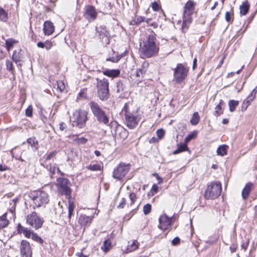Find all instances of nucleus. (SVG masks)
Instances as JSON below:
<instances>
[{
  "label": "nucleus",
  "mask_w": 257,
  "mask_h": 257,
  "mask_svg": "<svg viewBox=\"0 0 257 257\" xmlns=\"http://www.w3.org/2000/svg\"><path fill=\"white\" fill-rule=\"evenodd\" d=\"M156 34L151 31L147 39L143 42L141 51L143 55L147 58H150L156 55L159 51V47L155 42Z\"/></svg>",
  "instance_id": "1"
},
{
  "label": "nucleus",
  "mask_w": 257,
  "mask_h": 257,
  "mask_svg": "<svg viewBox=\"0 0 257 257\" xmlns=\"http://www.w3.org/2000/svg\"><path fill=\"white\" fill-rule=\"evenodd\" d=\"M122 113L124 114L125 123L130 128H135L140 121V117L137 110L133 109L131 103H125L123 106Z\"/></svg>",
  "instance_id": "2"
},
{
  "label": "nucleus",
  "mask_w": 257,
  "mask_h": 257,
  "mask_svg": "<svg viewBox=\"0 0 257 257\" xmlns=\"http://www.w3.org/2000/svg\"><path fill=\"white\" fill-rule=\"evenodd\" d=\"M29 197L33 201V207H40L45 206L49 201L48 193L42 190H36L30 193Z\"/></svg>",
  "instance_id": "3"
},
{
  "label": "nucleus",
  "mask_w": 257,
  "mask_h": 257,
  "mask_svg": "<svg viewBox=\"0 0 257 257\" xmlns=\"http://www.w3.org/2000/svg\"><path fill=\"white\" fill-rule=\"evenodd\" d=\"M221 190V184L219 182H212L206 188L204 197L207 199H214L220 195Z\"/></svg>",
  "instance_id": "4"
},
{
  "label": "nucleus",
  "mask_w": 257,
  "mask_h": 257,
  "mask_svg": "<svg viewBox=\"0 0 257 257\" xmlns=\"http://www.w3.org/2000/svg\"><path fill=\"white\" fill-rule=\"evenodd\" d=\"M89 105L93 115L96 117L97 120L104 124H107L109 122V118L106 115L104 111L100 108L99 105L94 101L90 102Z\"/></svg>",
  "instance_id": "5"
},
{
  "label": "nucleus",
  "mask_w": 257,
  "mask_h": 257,
  "mask_svg": "<svg viewBox=\"0 0 257 257\" xmlns=\"http://www.w3.org/2000/svg\"><path fill=\"white\" fill-rule=\"evenodd\" d=\"M108 85L109 83L107 79H97L98 96L101 100H106L109 97Z\"/></svg>",
  "instance_id": "6"
},
{
  "label": "nucleus",
  "mask_w": 257,
  "mask_h": 257,
  "mask_svg": "<svg viewBox=\"0 0 257 257\" xmlns=\"http://www.w3.org/2000/svg\"><path fill=\"white\" fill-rule=\"evenodd\" d=\"M189 69L181 63L177 65L174 69V79L177 83H182L187 77Z\"/></svg>",
  "instance_id": "7"
},
{
  "label": "nucleus",
  "mask_w": 257,
  "mask_h": 257,
  "mask_svg": "<svg viewBox=\"0 0 257 257\" xmlns=\"http://www.w3.org/2000/svg\"><path fill=\"white\" fill-rule=\"evenodd\" d=\"M73 126L83 127L87 120V112L81 109L76 110L73 113Z\"/></svg>",
  "instance_id": "8"
},
{
  "label": "nucleus",
  "mask_w": 257,
  "mask_h": 257,
  "mask_svg": "<svg viewBox=\"0 0 257 257\" xmlns=\"http://www.w3.org/2000/svg\"><path fill=\"white\" fill-rule=\"evenodd\" d=\"M71 183L66 178H60L57 179V188L58 192L62 195H65L70 197L71 190L70 188Z\"/></svg>",
  "instance_id": "9"
},
{
  "label": "nucleus",
  "mask_w": 257,
  "mask_h": 257,
  "mask_svg": "<svg viewBox=\"0 0 257 257\" xmlns=\"http://www.w3.org/2000/svg\"><path fill=\"white\" fill-rule=\"evenodd\" d=\"M130 170V164H125L123 163H120L113 171L112 177L118 180H121Z\"/></svg>",
  "instance_id": "10"
},
{
  "label": "nucleus",
  "mask_w": 257,
  "mask_h": 257,
  "mask_svg": "<svg viewBox=\"0 0 257 257\" xmlns=\"http://www.w3.org/2000/svg\"><path fill=\"white\" fill-rule=\"evenodd\" d=\"M27 223L35 229L41 228L43 224L44 220L35 212L28 214L27 217Z\"/></svg>",
  "instance_id": "11"
},
{
  "label": "nucleus",
  "mask_w": 257,
  "mask_h": 257,
  "mask_svg": "<svg viewBox=\"0 0 257 257\" xmlns=\"http://www.w3.org/2000/svg\"><path fill=\"white\" fill-rule=\"evenodd\" d=\"M83 16L89 22L94 21L97 16L95 8L91 5L86 6L84 8Z\"/></svg>",
  "instance_id": "12"
},
{
  "label": "nucleus",
  "mask_w": 257,
  "mask_h": 257,
  "mask_svg": "<svg viewBox=\"0 0 257 257\" xmlns=\"http://www.w3.org/2000/svg\"><path fill=\"white\" fill-rule=\"evenodd\" d=\"M20 251L22 257H32V251L28 241L25 240L21 241Z\"/></svg>",
  "instance_id": "13"
},
{
  "label": "nucleus",
  "mask_w": 257,
  "mask_h": 257,
  "mask_svg": "<svg viewBox=\"0 0 257 257\" xmlns=\"http://www.w3.org/2000/svg\"><path fill=\"white\" fill-rule=\"evenodd\" d=\"M172 217H169L166 214L160 216L159 227L162 230H166L172 223Z\"/></svg>",
  "instance_id": "14"
},
{
  "label": "nucleus",
  "mask_w": 257,
  "mask_h": 257,
  "mask_svg": "<svg viewBox=\"0 0 257 257\" xmlns=\"http://www.w3.org/2000/svg\"><path fill=\"white\" fill-rule=\"evenodd\" d=\"M192 13H184L183 15V21L181 27L182 32H185L189 25L192 23Z\"/></svg>",
  "instance_id": "15"
},
{
  "label": "nucleus",
  "mask_w": 257,
  "mask_h": 257,
  "mask_svg": "<svg viewBox=\"0 0 257 257\" xmlns=\"http://www.w3.org/2000/svg\"><path fill=\"white\" fill-rule=\"evenodd\" d=\"M93 217L87 216L84 214H81L78 219V223L80 224L81 227H83V231L85 228L90 225Z\"/></svg>",
  "instance_id": "16"
},
{
  "label": "nucleus",
  "mask_w": 257,
  "mask_h": 257,
  "mask_svg": "<svg viewBox=\"0 0 257 257\" xmlns=\"http://www.w3.org/2000/svg\"><path fill=\"white\" fill-rule=\"evenodd\" d=\"M256 91L255 88L253 89L247 98L243 101L242 104V111L246 110L250 102L254 99L255 97Z\"/></svg>",
  "instance_id": "17"
},
{
  "label": "nucleus",
  "mask_w": 257,
  "mask_h": 257,
  "mask_svg": "<svg viewBox=\"0 0 257 257\" xmlns=\"http://www.w3.org/2000/svg\"><path fill=\"white\" fill-rule=\"evenodd\" d=\"M43 26V31L45 35H51L54 32L55 27L51 22L46 21Z\"/></svg>",
  "instance_id": "18"
},
{
  "label": "nucleus",
  "mask_w": 257,
  "mask_h": 257,
  "mask_svg": "<svg viewBox=\"0 0 257 257\" xmlns=\"http://www.w3.org/2000/svg\"><path fill=\"white\" fill-rule=\"evenodd\" d=\"M96 31L99 34L100 39L105 38V41L107 40L109 36V33L106 30L105 26H100L96 27Z\"/></svg>",
  "instance_id": "19"
},
{
  "label": "nucleus",
  "mask_w": 257,
  "mask_h": 257,
  "mask_svg": "<svg viewBox=\"0 0 257 257\" xmlns=\"http://www.w3.org/2000/svg\"><path fill=\"white\" fill-rule=\"evenodd\" d=\"M253 186V184L250 182H248L245 185L241 192V196L243 199H247Z\"/></svg>",
  "instance_id": "20"
},
{
  "label": "nucleus",
  "mask_w": 257,
  "mask_h": 257,
  "mask_svg": "<svg viewBox=\"0 0 257 257\" xmlns=\"http://www.w3.org/2000/svg\"><path fill=\"white\" fill-rule=\"evenodd\" d=\"M42 165H43L44 167H45L47 169V170H48L49 171L51 175L55 174L56 169H57L58 172H59L61 175H64L63 173L60 172L58 168H56L55 164L54 163H50L49 164H47V163H43V164H42Z\"/></svg>",
  "instance_id": "21"
},
{
  "label": "nucleus",
  "mask_w": 257,
  "mask_h": 257,
  "mask_svg": "<svg viewBox=\"0 0 257 257\" xmlns=\"http://www.w3.org/2000/svg\"><path fill=\"white\" fill-rule=\"evenodd\" d=\"M104 75L110 77H116L120 74V71L118 69H106L103 72Z\"/></svg>",
  "instance_id": "22"
},
{
  "label": "nucleus",
  "mask_w": 257,
  "mask_h": 257,
  "mask_svg": "<svg viewBox=\"0 0 257 257\" xmlns=\"http://www.w3.org/2000/svg\"><path fill=\"white\" fill-rule=\"evenodd\" d=\"M195 3L192 1H188L186 3L184 12L193 14L194 10Z\"/></svg>",
  "instance_id": "23"
},
{
  "label": "nucleus",
  "mask_w": 257,
  "mask_h": 257,
  "mask_svg": "<svg viewBox=\"0 0 257 257\" xmlns=\"http://www.w3.org/2000/svg\"><path fill=\"white\" fill-rule=\"evenodd\" d=\"M249 8V4L247 1L244 2L240 6V14L241 15H245L248 12Z\"/></svg>",
  "instance_id": "24"
},
{
  "label": "nucleus",
  "mask_w": 257,
  "mask_h": 257,
  "mask_svg": "<svg viewBox=\"0 0 257 257\" xmlns=\"http://www.w3.org/2000/svg\"><path fill=\"white\" fill-rule=\"evenodd\" d=\"M22 59V54L20 51H14L12 55L13 60L18 65L21 66L20 63Z\"/></svg>",
  "instance_id": "25"
},
{
  "label": "nucleus",
  "mask_w": 257,
  "mask_h": 257,
  "mask_svg": "<svg viewBox=\"0 0 257 257\" xmlns=\"http://www.w3.org/2000/svg\"><path fill=\"white\" fill-rule=\"evenodd\" d=\"M116 135H119L120 138L124 140L128 136L127 131L123 127H118L116 129Z\"/></svg>",
  "instance_id": "26"
},
{
  "label": "nucleus",
  "mask_w": 257,
  "mask_h": 257,
  "mask_svg": "<svg viewBox=\"0 0 257 257\" xmlns=\"http://www.w3.org/2000/svg\"><path fill=\"white\" fill-rule=\"evenodd\" d=\"M139 247V243L137 240H133L131 242H128V244L127 247V252H132L136 250Z\"/></svg>",
  "instance_id": "27"
},
{
  "label": "nucleus",
  "mask_w": 257,
  "mask_h": 257,
  "mask_svg": "<svg viewBox=\"0 0 257 257\" xmlns=\"http://www.w3.org/2000/svg\"><path fill=\"white\" fill-rule=\"evenodd\" d=\"M73 141L75 144L80 145L86 144L88 140L84 137L79 138L77 136H73Z\"/></svg>",
  "instance_id": "28"
},
{
  "label": "nucleus",
  "mask_w": 257,
  "mask_h": 257,
  "mask_svg": "<svg viewBox=\"0 0 257 257\" xmlns=\"http://www.w3.org/2000/svg\"><path fill=\"white\" fill-rule=\"evenodd\" d=\"M149 64L147 62H144L142 65V69H137L136 72L137 77H143L144 74L145 73L146 70H144L145 68L148 67Z\"/></svg>",
  "instance_id": "29"
},
{
  "label": "nucleus",
  "mask_w": 257,
  "mask_h": 257,
  "mask_svg": "<svg viewBox=\"0 0 257 257\" xmlns=\"http://www.w3.org/2000/svg\"><path fill=\"white\" fill-rule=\"evenodd\" d=\"M111 248V242L108 239L105 240L101 247V249L105 252L108 251Z\"/></svg>",
  "instance_id": "30"
},
{
  "label": "nucleus",
  "mask_w": 257,
  "mask_h": 257,
  "mask_svg": "<svg viewBox=\"0 0 257 257\" xmlns=\"http://www.w3.org/2000/svg\"><path fill=\"white\" fill-rule=\"evenodd\" d=\"M7 213H5L0 216V229L6 227L9 224V221L7 219Z\"/></svg>",
  "instance_id": "31"
},
{
  "label": "nucleus",
  "mask_w": 257,
  "mask_h": 257,
  "mask_svg": "<svg viewBox=\"0 0 257 257\" xmlns=\"http://www.w3.org/2000/svg\"><path fill=\"white\" fill-rule=\"evenodd\" d=\"M200 120V116L198 112L193 113L192 116L190 119V123L194 125L197 124Z\"/></svg>",
  "instance_id": "32"
},
{
  "label": "nucleus",
  "mask_w": 257,
  "mask_h": 257,
  "mask_svg": "<svg viewBox=\"0 0 257 257\" xmlns=\"http://www.w3.org/2000/svg\"><path fill=\"white\" fill-rule=\"evenodd\" d=\"M188 148L187 145L186 143H184L179 146L178 148L173 152L174 155L178 154L182 152L188 151Z\"/></svg>",
  "instance_id": "33"
},
{
  "label": "nucleus",
  "mask_w": 257,
  "mask_h": 257,
  "mask_svg": "<svg viewBox=\"0 0 257 257\" xmlns=\"http://www.w3.org/2000/svg\"><path fill=\"white\" fill-rule=\"evenodd\" d=\"M227 148L226 145L220 146L217 150V154L218 155L223 156L227 154Z\"/></svg>",
  "instance_id": "34"
},
{
  "label": "nucleus",
  "mask_w": 257,
  "mask_h": 257,
  "mask_svg": "<svg viewBox=\"0 0 257 257\" xmlns=\"http://www.w3.org/2000/svg\"><path fill=\"white\" fill-rule=\"evenodd\" d=\"M18 42L17 40L13 39H8L6 41V46L8 50L9 51L13 48L14 45Z\"/></svg>",
  "instance_id": "35"
},
{
  "label": "nucleus",
  "mask_w": 257,
  "mask_h": 257,
  "mask_svg": "<svg viewBox=\"0 0 257 257\" xmlns=\"http://www.w3.org/2000/svg\"><path fill=\"white\" fill-rule=\"evenodd\" d=\"M239 102L236 100H230L228 102L229 110L233 112L235 110L236 107L238 105Z\"/></svg>",
  "instance_id": "36"
},
{
  "label": "nucleus",
  "mask_w": 257,
  "mask_h": 257,
  "mask_svg": "<svg viewBox=\"0 0 257 257\" xmlns=\"http://www.w3.org/2000/svg\"><path fill=\"white\" fill-rule=\"evenodd\" d=\"M86 168L89 170L92 171H100L101 170V167L98 164H90L89 165L86 167Z\"/></svg>",
  "instance_id": "37"
},
{
  "label": "nucleus",
  "mask_w": 257,
  "mask_h": 257,
  "mask_svg": "<svg viewBox=\"0 0 257 257\" xmlns=\"http://www.w3.org/2000/svg\"><path fill=\"white\" fill-rule=\"evenodd\" d=\"M145 21V17L141 16H137L134 20L131 21V25H139L141 23Z\"/></svg>",
  "instance_id": "38"
},
{
  "label": "nucleus",
  "mask_w": 257,
  "mask_h": 257,
  "mask_svg": "<svg viewBox=\"0 0 257 257\" xmlns=\"http://www.w3.org/2000/svg\"><path fill=\"white\" fill-rule=\"evenodd\" d=\"M222 102V100H220L219 103L217 104L215 108V115L216 116H219L223 113L221 108V103Z\"/></svg>",
  "instance_id": "39"
},
{
  "label": "nucleus",
  "mask_w": 257,
  "mask_h": 257,
  "mask_svg": "<svg viewBox=\"0 0 257 257\" xmlns=\"http://www.w3.org/2000/svg\"><path fill=\"white\" fill-rule=\"evenodd\" d=\"M65 88L64 83L62 81H57V88L56 90L59 92H63Z\"/></svg>",
  "instance_id": "40"
},
{
  "label": "nucleus",
  "mask_w": 257,
  "mask_h": 257,
  "mask_svg": "<svg viewBox=\"0 0 257 257\" xmlns=\"http://www.w3.org/2000/svg\"><path fill=\"white\" fill-rule=\"evenodd\" d=\"M74 209V205L73 202H71L70 201H69V205H68V218L69 220L70 219L71 216L73 214ZM70 222V220L69 221Z\"/></svg>",
  "instance_id": "41"
},
{
  "label": "nucleus",
  "mask_w": 257,
  "mask_h": 257,
  "mask_svg": "<svg viewBox=\"0 0 257 257\" xmlns=\"http://www.w3.org/2000/svg\"><path fill=\"white\" fill-rule=\"evenodd\" d=\"M0 20L3 21H6L7 20V13L3 8L0 7Z\"/></svg>",
  "instance_id": "42"
},
{
  "label": "nucleus",
  "mask_w": 257,
  "mask_h": 257,
  "mask_svg": "<svg viewBox=\"0 0 257 257\" xmlns=\"http://www.w3.org/2000/svg\"><path fill=\"white\" fill-rule=\"evenodd\" d=\"M32 239L37 242H39L41 244H42L44 242L43 239L40 237L36 233H33L31 236Z\"/></svg>",
  "instance_id": "43"
},
{
  "label": "nucleus",
  "mask_w": 257,
  "mask_h": 257,
  "mask_svg": "<svg viewBox=\"0 0 257 257\" xmlns=\"http://www.w3.org/2000/svg\"><path fill=\"white\" fill-rule=\"evenodd\" d=\"M124 86L121 81H119L116 83V91L118 93L124 90Z\"/></svg>",
  "instance_id": "44"
},
{
  "label": "nucleus",
  "mask_w": 257,
  "mask_h": 257,
  "mask_svg": "<svg viewBox=\"0 0 257 257\" xmlns=\"http://www.w3.org/2000/svg\"><path fill=\"white\" fill-rule=\"evenodd\" d=\"M56 151H54L53 152H50L49 154H48L45 157L44 163H47V162L50 160H51L52 158L54 157L56 154H57Z\"/></svg>",
  "instance_id": "45"
},
{
  "label": "nucleus",
  "mask_w": 257,
  "mask_h": 257,
  "mask_svg": "<svg viewBox=\"0 0 257 257\" xmlns=\"http://www.w3.org/2000/svg\"><path fill=\"white\" fill-rule=\"evenodd\" d=\"M196 133L192 132V133L188 135L185 139V143L186 144L190 142L192 139L195 138L196 137Z\"/></svg>",
  "instance_id": "46"
},
{
  "label": "nucleus",
  "mask_w": 257,
  "mask_h": 257,
  "mask_svg": "<svg viewBox=\"0 0 257 257\" xmlns=\"http://www.w3.org/2000/svg\"><path fill=\"white\" fill-rule=\"evenodd\" d=\"M151 204L148 203L145 205L143 207V212L144 214L147 215L149 214L151 211Z\"/></svg>",
  "instance_id": "47"
},
{
  "label": "nucleus",
  "mask_w": 257,
  "mask_h": 257,
  "mask_svg": "<svg viewBox=\"0 0 257 257\" xmlns=\"http://www.w3.org/2000/svg\"><path fill=\"white\" fill-rule=\"evenodd\" d=\"M7 69L9 71L13 72L14 69L12 62L9 60H7L6 61Z\"/></svg>",
  "instance_id": "48"
},
{
  "label": "nucleus",
  "mask_w": 257,
  "mask_h": 257,
  "mask_svg": "<svg viewBox=\"0 0 257 257\" xmlns=\"http://www.w3.org/2000/svg\"><path fill=\"white\" fill-rule=\"evenodd\" d=\"M34 232L32 231L30 229L26 228L23 234L25 235L26 237L30 238L32 236V234Z\"/></svg>",
  "instance_id": "49"
},
{
  "label": "nucleus",
  "mask_w": 257,
  "mask_h": 257,
  "mask_svg": "<svg viewBox=\"0 0 257 257\" xmlns=\"http://www.w3.org/2000/svg\"><path fill=\"white\" fill-rule=\"evenodd\" d=\"M25 113L26 116L31 117L33 115V107L31 105L29 106L26 109Z\"/></svg>",
  "instance_id": "50"
},
{
  "label": "nucleus",
  "mask_w": 257,
  "mask_h": 257,
  "mask_svg": "<svg viewBox=\"0 0 257 257\" xmlns=\"http://www.w3.org/2000/svg\"><path fill=\"white\" fill-rule=\"evenodd\" d=\"M232 14L230 12H226L225 15V20L227 22H230L232 21Z\"/></svg>",
  "instance_id": "51"
},
{
  "label": "nucleus",
  "mask_w": 257,
  "mask_h": 257,
  "mask_svg": "<svg viewBox=\"0 0 257 257\" xmlns=\"http://www.w3.org/2000/svg\"><path fill=\"white\" fill-rule=\"evenodd\" d=\"M121 58V56H117L116 57H111V58H108L106 59V61H110L113 63L117 62Z\"/></svg>",
  "instance_id": "52"
},
{
  "label": "nucleus",
  "mask_w": 257,
  "mask_h": 257,
  "mask_svg": "<svg viewBox=\"0 0 257 257\" xmlns=\"http://www.w3.org/2000/svg\"><path fill=\"white\" fill-rule=\"evenodd\" d=\"M129 198L131 201V204H134L137 199V196L134 193H131L129 195Z\"/></svg>",
  "instance_id": "53"
},
{
  "label": "nucleus",
  "mask_w": 257,
  "mask_h": 257,
  "mask_svg": "<svg viewBox=\"0 0 257 257\" xmlns=\"http://www.w3.org/2000/svg\"><path fill=\"white\" fill-rule=\"evenodd\" d=\"M53 46V44L52 42H50L49 41H46L45 42V48L47 50H50L52 47Z\"/></svg>",
  "instance_id": "54"
},
{
  "label": "nucleus",
  "mask_w": 257,
  "mask_h": 257,
  "mask_svg": "<svg viewBox=\"0 0 257 257\" xmlns=\"http://www.w3.org/2000/svg\"><path fill=\"white\" fill-rule=\"evenodd\" d=\"M157 135L159 138L161 139L165 135V131L163 129H159L157 131Z\"/></svg>",
  "instance_id": "55"
},
{
  "label": "nucleus",
  "mask_w": 257,
  "mask_h": 257,
  "mask_svg": "<svg viewBox=\"0 0 257 257\" xmlns=\"http://www.w3.org/2000/svg\"><path fill=\"white\" fill-rule=\"evenodd\" d=\"M26 227L23 226L21 224H18L17 231L19 233H23Z\"/></svg>",
  "instance_id": "56"
},
{
  "label": "nucleus",
  "mask_w": 257,
  "mask_h": 257,
  "mask_svg": "<svg viewBox=\"0 0 257 257\" xmlns=\"http://www.w3.org/2000/svg\"><path fill=\"white\" fill-rule=\"evenodd\" d=\"M125 202H126V200L124 198H121L120 202L117 205V207L118 208H123L125 204Z\"/></svg>",
  "instance_id": "57"
},
{
  "label": "nucleus",
  "mask_w": 257,
  "mask_h": 257,
  "mask_svg": "<svg viewBox=\"0 0 257 257\" xmlns=\"http://www.w3.org/2000/svg\"><path fill=\"white\" fill-rule=\"evenodd\" d=\"M152 8L155 11H159L160 8V6L157 2H153L152 4Z\"/></svg>",
  "instance_id": "58"
},
{
  "label": "nucleus",
  "mask_w": 257,
  "mask_h": 257,
  "mask_svg": "<svg viewBox=\"0 0 257 257\" xmlns=\"http://www.w3.org/2000/svg\"><path fill=\"white\" fill-rule=\"evenodd\" d=\"M180 241V238L178 237H176L172 240V243L173 245H177L179 243Z\"/></svg>",
  "instance_id": "59"
},
{
  "label": "nucleus",
  "mask_w": 257,
  "mask_h": 257,
  "mask_svg": "<svg viewBox=\"0 0 257 257\" xmlns=\"http://www.w3.org/2000/svg\"><path fill=\"white\" fill-rule=\"evenodd\" d=\"M153 175L156 177V179L158 180L159 183H161L163 182L162 178L159 177L157 173H154Z\"/></svg>",
  "instance_id": "60"
},
{
  "label": "nucleus",
  "mask_w": 257,
  "mask_h": 257,
  "mask_svg": "<svg viewBox=\"0 0 257 257\" xmlns=\"http://www.w3.org/2000/svg\"><path fill=\"white\" fill-rule=\"evenodd\" d=\"M66 128V125L64 122H61L59 124V129L61 131H63Z\"/></svg>",
  "instance_id": "61"
},
{
  "label": "nucleus",
  "mask_w": 257,
  "mask_h": 257,
  "mask_svg": "<svg viewBox=\"0 0 257 257\" xmlns=\"http://www.w3.org/2000/svg\"><path fill=\"white\" fill-rule=\"evenodd\" d=\"M248 242H243L241 245V247L245 251L246 249V248L248 246Z\"/></svg>",
  "instance_id": "62"
},
{
  "label": "nucleus",
  "mask_w": 257,
  "mask_h": 257,
  "mask_svg": "<svg viewBox=\"0 0 257 257\" xmlns=\"http://www.w3.org/2000/svg\"><path fill=\"white\" fill-rule=\"evenodd\" d=\"M158 190V187L156 184H154L153 185L152 187V191L156 193Z\"/></svg>",
  "instance_id": "63"
},
{
  "label": "nucleus",
  "mask_w": 257,
  "mask_h": 257,
  "mask_svg": "<svg viewBox=\"0 0 257 257\" xmlns=\"http://www.w3.org/2000/svg\"><path fill=\"white\" fill-rule=\"evenodd\" d=\"M28 143L29 144H31V146H32V147H33V146H34V147H35V141H34V139H31V138H30V139H29L28 140Z\"/></svg>",
  "instance_id": "64"
}]
</instances>
